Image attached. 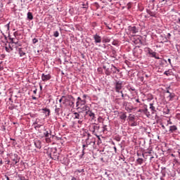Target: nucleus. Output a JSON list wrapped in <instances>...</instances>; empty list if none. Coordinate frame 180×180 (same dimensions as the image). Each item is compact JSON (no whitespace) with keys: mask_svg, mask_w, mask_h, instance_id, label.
<instances>
[{"mask_svg":"<svg viewBox=\"0 0 180 180\" xmlns=\"http://www.w3.org/2000/svg\"><path fill=\"white\" fill-rule=\"evenodd\" d=\"M13 34H14V36H15V37H16V36H18V32H15L14 33H13Z\"/></svg>","mask_w":180,"mask_h":180,"instance_id":"obj_46","label":"nucleus"},{"mask_svg":"<svg viewBox=\"0 0 180 180\" xmlns=\"http://www.w3.org/2000/svg\"><path fill=\"white\" fill-rule=\"evenodd\" d=\"M110 39L109 38H103V43H110Z\"/></svg>","mask_w":180,"mask_h":180,"instance_id":"obj_30","label":"nucleus"},{"mask_svg":"<svg viewBox=\"0 0 180 180\" xmlns=\"http://www.w3.org/2000/svg\"><path fill=\"white\" fill-rule=\"evenodd\" d=\"M10 40H11V42L14 43L15 44H18V42H15V41H13V38H10Z\"/></svg>","mask_w":180,"mask_h":180,"instance_id":"obj_43","label":"nucleus"},{"mask_svg":"<svg viewBox=\"0 0 180 180\" xmlns=\"http://www.w3.org/2000/svg\"><path fill=\"white\" fill-rule=\"evenodd\" d=\"M167 61H168V63H169V64H171V58H168Z\"/></svg>","mask_w":180,"mask_h":180,"instance_id":"obj_51","label":"nucleus"},{"mask_svg":"<svg viewBox=\"0 0 180 180\" xmlns=\"http://www.w3.org/2000/svg\"><path fill=\"white\" fill-rule=\"evenodd\" d=\"M159 33V43H167V41H164V37H166V34L162 32L160 30H158Z\"/></svg>","mask_w":180,"mask_h":180,"instance_id":"obj_8","label":"nucleus"},{"mask_svg":"<svg viewBox=\"0 0 180 180\" xmlns=\"http://www.w3.org/2000/svg\"><path fill=\"white\" fill-rule=\"evenodd\" d=\"M166 37H164V41H168V40L171 39V34L170 33H166Z\"/></svg>","mask_w":180,"mask_h":180,"instance_id":"obj_24","label":"nucleus"},{"mask_svg":"<svg viewBox=\"0 0 180 180\" xmlns=\"http://www.w3.org/2000/svg\"><path fill=\"white\" fill-rule=\"evenodd\" d=\"M9 49L12 51V50H13V49H12L11 47V45H9Z\"/></svg>","mask_w":180,"mask_h":180,"instance_id":"obj_59","label":"nucleus"},{"mask_svg":"<svg viewBox=\"0 0 180 180\" xmlns=\"http://www.w3.org/2000/svg\"><path fill=\"white\" fill-rule=\"evenodd\" d=\"M134 126H137V122H133L131 124V127H134Z\"/></svg>","mask_w":180,"mask_h":180,"instance_id":"obj_39","label":"nucleus"},{"mask_svg":"<svg viewBox=\"0 0 180 180\" xmlns=\"http://www.w3.org/2000/svg\"><path fill=\"white\" fill-rule=\"evenodd\" d=\"M27 19H29V20H33V13H32L31 12H28Z\"/></svg>","mask_w":180,"mask_h":180,"instance_id":"obj_28","label":"nucleus"},{"mask_svg":"<svg viewBox=\"0 0 180 180\" xmlns=\"http://www.w3.org/2000/svg\"><path fill=\"white\" fill-rule=\"evenodd\" d=\"M86 115L90 117L91 120H95L96 119V116L95 115V113L92 112V110H89L86 112Z\"/></svg>","mask_w":180,"mask_h":180,"instance_id":"obj_13","label":"nucleus"},{"mask_svg":"<svg viewBox=\"0 0 180 180\" xmlns=\"http://www.w3.org/2000/svg\"><path fill=\"white\" fill-rule=\"evenodd\" d=\"M18 53H19L20 57H23V58H26V52L23 51V49L20 48L18 49Z\"/></svg>","mask_w":180,"mask_h":180,"instance_id":"obj_17","label":"nucleus"},{"mask_svg":"<svg viewBox=\"0 0 180 180\" xmlns=\"http://www.w3.org/2000/svg\"><path fill=\"white\" fill-rule=\"evenodd\" d=\"M72 117L74 120H77L78 124H82V122H84V116L81 115V112H73Z\"/></svg>","mask_w":180,"mask_h":180,"instance_id":"obj_3","label":"nucleus"},{"mask_svg":"<svg viewBox=\"0 0 180 180\" xmlns=\"http://www.w3.org/2000/svg\"><path fill=\"white\" fill-rule=\"evenodd\" d=\"M106 127H107L106 125H105V126L103 127V130H104V131L106 130Z\"/></svg>","mask_w":180,"mask_h":180,"instance_id":"obj_57","label":"nucleus"},{"mask_svg":"<svg viewBox=\"0 0 180 180\" xmlns=\"http://www.w3.org/2000/svg\"><path fill=\"white\" fill-rule=\"evenodd\" d=\"M129 120L130 122H134V116H129Z\"/></svg>","mask_w":180,"mask_h":180,"instance_id":"obj_37","label":"nucleus"},{"mask_svg":"<svg viewBox=\"0 0 180 180\" xmlns=\"http://www.w3.org/2000/svg\"><path fill=\"white\" fill-rule=\"evenodd\" d=\"M120 94H122V98H124V94H123V91H120Z\"/></svg>","mask_w":180,"mask_h":180,"instance_id":"obj_44","label":"nucleus"},{"mask_svg":"<svg viewBox=\"0 0 180 180\" xmlns=\"http://www.w3.org/2000/svg\"><path fill=\"white\" fill-rule=\"evenodd\" d=\"M141 81H143L144 77H140Z\"/></svg>","mask_w":180,"mask_h":180,"instance_id":"obj_60","label":"nucleus"},{"mask_svg":"<svg viewBox=\"0 0 180 180\" xmlns=\"http://www.w3.org/2000/svg\"><path fill=\"white\" fill-rule=\"evenodd\" d=\"M55 112L56 113V115H58V116H60V108H56L55 109Z\"/></svg>","mask_w":180,"mask_h":180,"instance_id":"obj_34","label":"nucleus"},{"mask_svg":"<svg viewBox=\"0 0 180 180\" xmlns=\"http://www.w3.org/2000/svg\"><path fill=\"white\" fill-rule=\"evenodd\" d=\"M162 174V176H160V180H165L163 176H165L166 173H165V167H162V171L160 172Z\"/></svg>","mask_w":180,"mask_h":180,"instance_id":"obj_23","label":"nucleus"},{"mask_svg":"<svg viewBox=\"0 0 180 180\" xmlns=\"http://www.w3.org/2000/svg\"><path fill=\"white\" fill-rule=\"evenodd\" d=\"M10 25H11V22H8L7 25H4V26L2 27V32H3L4 33H6V34H8V33H9Z\"/></svg>","mask_w":180,"mask_h":180,"instance_id":"obj_15","label":"nucleus"},{"mask_svg":"<svg viewBox=\"0 0 180 180\" xmlns=\"http://www.w3.org/2000/svg\"><path fill=\"white\" fill-rule=\"evenodd\" d=\"M86 103V99H81V97L77 98V101L76 103V108H81L82 106H85Z\"/></svg>","mask_w":180,"mask_h":180,"instance_id":"obj_5","label":"nucleus"},{"mask_svg":"<svg viewBox=\"0 0 180 180\" xmlns=\"http://www.w3.org/2000/svg\"><path fill=\"white\" fill-rule=\"evenodd\" d=\"M68 99L70 101V105L74 106V103H75V98H74L72 96H68Z\"/></svg>","mask_w":180,"mask_h":180,"instance_id":"obj_20","label":"nucleus"},{"mask_svg":"<svg viewBox=\"0 0 180 180\" xmlns=\"http://www.w3.org/2000/svg\"><path fill=\"white\" fill-rule=\"evenodd\" d=\"M53 36H54V37H58V36H60V33L58 32V31L54 32Z\"/></svg>","mask_w":180,"mask_h":180,"instance_id":"obj_33","label":"nucleus"},{"mask_svg":"<svg viewBox=\"0 0 180 180\" xmlns=\"http://www.w3.org/2000/svg\"><path fill=\"white\" fill-rule=\"evenodd\" d=\"M171 156H172V157H175V155H174V153H172V154H171Z\"/></svg>","mask_w":180,"mask_h":180,"instance_id":"obj_61","label":"nucleus"},{"mask_svg":"<svg viewBox=\"0 0 180 180\" xmlns=\"http://www.w3.org/2000/svg\"><path fill=\"white\" fill-rule=\"evenodd\" d=\"M167 94H169V97H170V98H174V95H172V94H170L169 90H167Z\"/></svg>","mask_w":180,"mask_h":180,"instance_id":"obj_40","label":"nucleus"},{"mask_svg":"<svg viewBox=\"0 0 180 180\" xmlns=\"http://www.w3.org/2000/svg\"><path fill=\"white\" fill-rule=\"evenodd\" d=\"M50 157L52 160H58V153H57V149H54L53 151L50 153Z\"/></svg>","mask_w":180,"mask_h":180,"instance_id":"obj_10","label":"nucleus"},{"mask_svg":"<svg viewBox=\"0 0 180 180\" xmlns=\"http://www.w3.org/2000/svg\"><path fill=\"white\" fill-rule=\"evenodd\" d=\"M38 41H39V39H36V38H34V39H32V43H33V44H36V43H38Z\"/></svg>","mask_w":180,"mask_h":180,"instance_id":"obj_36","label":"nucleus"},{"mask_svg":"<svg viewBox=\"0 0 180 180\" xmlns=\"http://www.w3.org/2000/svg\"><path fill=\"white\" fill-rule=\"evenodd\" d=\"M60 103H63V97L60 98V99L59 100Z\"/></svg>","mask_w":180,"mask_h":180,"instance_id":"obj_47","label":"nucleus"},{"mask_svg":"<svg viewBox=\"0 0 180 180\" xmlns=\"http://www.w3.org/2000/svg\"><path fill=\"white\" fill-rule=\"evenodd\" d=\"M150 16H154V14L153 13H151Z\"/></svg>","mask_w":180,"mask_h":180,"instance_id":"obj_63","label":"nucleus"},{"mask_svg":"<svg viewBox=\"0 0 180 180\" xmlns=\"http://www.w3.org/2000/svg\"><path fill=\"white\" fill-rule=\"evenodd\" d=\"M159 161H161V162H164V161H165V158L162 157V160H161V158H159Z\"/></svg>","mask_w":180,"mask_h":180,"instance_id":"obj_38","label":"nucleus"},{"mask_svg":"<svg viewBox=\"0 0 180 180\" xmlns=\"http://www.w3.org/2000/svg\"><path fill=\"white\" fill-rule=\"evenodd\" d=\"M145 51H146V53L149 54V56H150L151 57H154L155 58H158L156 56L157 53L154 52L153 50H151V49H150V48H145Z\"/></svg>","mask_w":180,"mask_h":180,"instance_id":"obj_6","label":"nucleus"},{"mask_svg":"<svg viewBox=\"0 0 180 180\" xmlns=\"http://www.w3.org/2000/svg\"><path fill=\"white\" fill-rule=\"evenodd\" d=\"M32 99H34V101H36V99H37V98L34 96H32Z\"/></svg>","mask_w":180,"mask_h":180,"instance_id":"obj_50","label":"nucleus"},{"mask_svg":"<svg viewBox=\"0 0 180 180\" xmlns=\"http://www.w3.org/2000/svg\"><path fill=\"white\" fill-rule=\"evenodd\" d=\"M139 112H143V109L139 110Z\"/></svg>","mask_w":180,"mask_h":180,"instance_id":"obj_62","label":"nucleus"},{"mask_svg":"<svg viewBox=\"0 0 180 180\" xmlns=\"http://www.w3.org/2000/svg\"><path fill=\"white\" fill-rule=\"evenodd\" d=\"M2 70H4V67H2L1 65H0V71H2Z\"/></svg>","mask_w":180,"mask_h":180,"instance_id":"obj_52","label":"nucleus"},{"mask_svg":"<svg viewBox=\"0 0 180 180\" xmlns=\"http://www.w3.org/2000/svg\"><path fill=\"white\" fill-rule=\"evenodd\" d=\"M13 157H14V158H13V161L14 164H18V162H19V159L18 158V155L14 154Z\"/></svg>","mask_w":180,"mask_h":180,"instance_id":"obj_25","label":"nucleus"},{"mask_svg":"<svg viewBox=\"0 0 180 180\" xmlns=\"http://www.w3.org/2000/svg\"><path fill=\"white\" fill-rule=\"evenodd\" d=\"M159 127H162V129H165V125L162 124V122H159Z\"/></svg>","mask_w":180,"mask_h":180,"instance_id":"obj_35","label":"nucleus"},{"mask_svg":"<svg viewBox=\"0 0 180 180\" xmlns=\"http://www.w3.org/2000/svg\"><path fill=\"white\" fill-rule=\"evenodd\" d=\"M71 180H77V178H75V177H72Z\"/></svg>","mask_w":180,"mask_h":180,"instance_id":"obj_56","label":"nucleus"},{"mask_svg":"<svg viewBox=\"0 0 180 180\" xmlns=\"http://www.w3.org/2000/svg\"><path fill=\"white\" fill-rule=\"evenodd\" d=\"M136 102H137L138 103H140V101L139 99H136Z\"/></svg>","mask_w":180,"mask_h":180,"instance_id":"obj_58","label":"nucleus"},{"mask_svg":"<svg viewBox=\"0 0 180 180\" xmlns=\"http://www.w3.org/2000/svg\"><path fill=\"white\" fill-rule=\"evenodd\" d=\"M103 68V70H105L106 75H110V74L112 73V70H110V68H108V66L106 65H104Z\"/></svg>","mask_w":180,"mask_h":180,"instance_id":"obj_19","label":"nucleus"},{"mask_svg":"<svg viewBox=\"0 0 180 180\" xmlns=\"http://www.w3.org/2000/svg\"><path fill=\"white\" fill-rule=\"evenodd\" d=\"M50 79H51V75L45 73L41 75V80L44 82H47V81H50Z\"/></svg>","mask_w":180,"mask_h":180,"instance_id":"obj_7","label":"nucleus"},{"mask_svg":"<svg viewBox=\"0 0 180 180\" xmlns=\"http://www.w3.org/2000/svg\"><path fill=\"white\" fill-rule=\"evenodd\" d=\"M158 72H162L164 71V68L168 65V63L167 62V60L158 58Z\"/></svg>","mask_w":180,"mask_h":180,"instance_id":"obj_2","label":"nucleus"},{"mask_svg":"<svg viewBox=\"0 0 180 180\" xmlns=\"http://www.w3.org/2000/svg\"><path fill=\"white\" fill-rule=\"evenodd\" d=\"M6 51L8 52V53H11V49H9V48H8V46H6Z\"/></svg>","mask_w":180,"mask_h":180,"instance_id":"obj_42","label":"nucleus"},{"mask_svg":"<svg viewBox=\"0 0 180 180\" xmlns=\"http://www.w3.org/2000/svg\"><path fill=\"white\" fill-rule=\"evenodd\" d=\"M150 110L147 108V105L143 106V113L147 116V117H150L152 115V117H155L156 119V123H158V116L157 115V110H155V107L153 105V104H150Z\"/></svg>","mask_w":180,"mask_h":180,"instance_id":"obj_1","label":"nucleus"},{"mask_svg":"<svg viewBox=\"0 0 180 180\" xmlns=\"http://www.w3.org/2000/svg\"><path fill=\"white\" fill-rule=\"evenodd\" d=\"M128 30L129 33H131V34H136V33L139 32V30H137V27H136V26L128 27Z\"/></svg>","mask_w":180,"mask_h":180,"instance_id":"obj_11","label":"nucleus"},{"mask_svg":"<svg viewBox=\"0 0 180 180\" xmlns=\"http://www.w3.org/2000/svg\"><path fill=\"white\" fill-rule=\"evenodd\" d=\"M20 180H25V177L21 176V177H20Z\"/></svg>","mask_w":180,"mask_h":180,"instance_id":"obj_54","label":"nucleus"},{"mask_svg":"<svg viewBox=\"0 0 180 180\" xmlns=\"http://www.w3.org/2000/svg\"><path fill=\"white\" fill-rule=\"evenodd\" d=\"M122 88H123V82L119 80V81H116L115 83V91H117L118 94L119 92H120Z\"/></svg>","mask_w":180,"mask_h":180,"instance_id":"obj_4","label":"nucleus"},{"mask_svg":"<svg viewBox=\"0 0 180 180\" xmlns=\"http://www.w3.org/2000/svg\"><path fill=\"white\" fill-rule=\"evenodd\" d=\"M164 75H167V77H168V75H169V71H165Z\"/></svg>","mask_w":180,"mask_h":180,"instance_id":"obj_41","label":"nucleus"},{"mask_svg":"<svg viewBox=\"0 0 180 180\" xmlns=\"http://www.w3.org/2000/svg\"><path fill=\"white\" fill-rule=\"evenodd\" d=\"M111 70V72H112L113 74H116V72L117 71V72H120V70L119 69H117V67L112 65V68H110Z\"/></svg>","mask_w":180,"mask_h":180,"instance_id":"obj_22","label":"nucleus"},{"mask_svg":"<svg viewBox=\"0 0 180 180\" xmlns=\"http://www.w3.org/2000/svg\"><path fill=\"white\" fill-rule=\"evenodd\" d=\"M177 129H178V128H177L176 126H175V125L170 126V127H169V131H171V133H174V131H176Z\"/></svg>","mask_w":180,"mask_h":180,"instance_id":"obj_26","label":"nucleus"},{"mask_svg":"<svg viewBox=\"0 0 180 180\" xmlns=\"http://www.w3.org/2000/svg\"><path fill=\"white\" fill-rule=\"evenodd\" d=\"M143 158H147V157H151V152H145L143 153Z\"/></svg>","mask_w":180,"mask_h":180,"instance_id":"obj_27","label":"nucleus"},{"mask_svg":"<svg viewBox=\"0 0 180 180\" xmlns=\"http://www.w3.org/2000/svg\"><path fill=\"white\" fill-rule=\"evenodd\" d=\"M94 39L95 40L96 44H98V43H102V38L101 37V36L98 34H94Z\"/></svg>","mask_w":180,"mask_h":180,"instance_id":"obj_16","label":"nucleus"},{"mask_svg":"<svg viewBox=\"0 0 180 180\" xmlns=\"http://www.w3.org/2000/svg\"><path fill=\"white\" fill-rule=\"evenodd\" d=\"M136 162H138L139 164V165H141V164H143V159L142 158H138L136 160Z\"/></svg>","mask_w":180,"mask_h":180,"instance_id":"obj_31","label":"nucleus"},{"mask_svg":"<svg viewBox=\"0 0 180 180\" xmlns=\"http://www.w3.org/2000/svg\"><path fill=\"white\" fill-rule=\"evenodd\" d=\"M77 109H80L81 113H82L83 112H85V113L86 114V112L89 111L91 110V108H89V106L85 105L82 107H78Z\"/></svg>","mask_w":180,"mask_h":180,"instance_id":"obj_12","label":"nucleus"},{"mask_svg":"<svg viewBox=\"0 0 180 180\" xmlns=\"http://www.w3.org/2000/svg\"><path fill=\"white\" fill-rule=\"evenodd\" d=\"M153 158H154V157H150V160H153Z\"/></svg>","mask_w":180,"mask_h":180,"instance_id":"obj_64","label":"nucleus"},{"mask_svg":"<svg viewBox=\"0 0 180 180\" xmlns=\"http://www.w3.org/2000/svg\"><path fill=\"white\" fill-rule=\"evenodd\" d=\"M115 152L117 153V148H116V146L114 147Z\"/></svg>","mask_w":180,"mask_h":180,"instance_id":"obj_53","label":"nucleus"},{"mask_svg":"<svg viewBox=\"0 0 180 180\" xmlns=\"http://www.w3.org/2000/svg\"><path fill=\"white\" fill-rule=\"evenodd\" d=\"M33 93H34V94H37V89H36L35 90H34V91H33Z\"/></svg>","mask_w":180,"mask_h":180,"instance_id":"obj_48","label":"nucleus"},{"mask_svg":"<svg viewBox=\"0 0 180 180\" xmlns=\"http://www.w3.org/2000/svg\"><path fill=\"white\" fill-rule=\"evenodd\" d=\"M34 146L36 148H38V150H40V148H41V141L39 140L34 141Z\"/></svg>","mask_w":180,"mask_h":180,"instance_id":"obj_18","label":"nucleus"},{"mask_svg":"<svg viewBox=\"0 0 180 180\" xmlns=\"http://www.w3.org/2000/svg\"><path fill=\"white\" fill-rule=\"evenodd\" d=\"M119 117L122 120V123H124V122H126V119H127V115L126 112H120Z\"/></svg>","mask_w":180,"mask_h":180,"instance_id":"obj_14","label":"nucleus"},{"mask_svg":"<svg viewBox=\"0 0 180 180\" xmlns=\"http://www.w3.org/2000/svg\"><path fill=\"white\" fill-rule=\"evenodd\" d=\"M160 2H164V4H167V0H160Z\"/></svg>","mask_w":180,"mask_h":180,"instance_id":"obj_45","label":"nucleus"},{"mask_svg":"<svg viewBox=\"0 0 180 180\" xmlns=\"http://www.w3.org/2000/svg\"><path fill=\"white\" fill-rule=\"evenodd\" d=\"M86 145L84 144V145L82 146V147H83V150H82L83 155H84V154H85V147H88V146L91 145V143H92V142H89V139H86Z\"/></svg>","mask_w":180,"mask_h":180,"instance_id":"obj_21","label":"nucleus"},{"mask_svg":"<svg viewBox=\"0 0 180 180\" xmlns=\"http://www.w3.org/2000/svg\"><path fill=\"white\" fill-rule=\"evenodd\" d=\"M43 112L44 113H47L46 116H50V109L49 108H42Z\"/></svg>","mask_w":180,"mask_h":180,"instance_id":"obj_29","label":"nucleus"},{"mask_svg":"<svg viewBox=\"0 0 180 180\" xmlns=\"http://www.w3.org/2000/svg\"><path fill=\"white\" fill-rule=\"evenodd\" d=\"M44 136L46 137V143H51V134L49 131H45Z\"/></svg>","mask_w":180,"mask_h":180,"instance_id":"obj_9","label":"nucleus"},{"mask_svg":"<svg viewBox=\"0 0 180 180\" xmlns=\"http://www.w3.org/2000/svg\"><path fill=\"white\" fill-rule=\"evenodd\" d=\"M83 8H88V7L86 6V4H83Z\"/></svg>","mask_w":180,"mask_h":180,"instance_id":"obj_55","label":"nucleus"},{"mask_svg":"<svg viewBox=\"0 0 180 180\" xmlns=\"http://www.w3.org/2000/svg\"><path fill=\"white\" fill-rule=\"evenodd\" d=\"M62 99H63L62 101H63V105L67 103V97H65V96H63Z\"/></svg>","mask_w":180,"mask_h":180,"instance_id":"obj_32","label":"nucleus"},{"mask_svg":"<svg viewBox=\"0 0 180 180\" xmlns=\"http://www.w3.org/2000/svg\"><path fill=\"white\" fill-rule=\"evenodd\" d=\"M86 96H88V95H86V94L83 95V99H85L86 98Z\"/></svg>","mask_w":180,"mask_h":180,"instance_id":"obj_49","label":"nucleus"}]
</instances>
